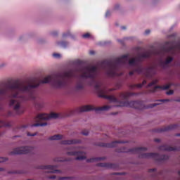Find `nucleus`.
<instances>
[{
  "instance_id": "1",
  "label": "nucleus",
  "mask_w": 180,
  "mask_h": 180,
  "mask_svg": "<svg viewBox=\"0 0 180 180\" xmlns=\"http://www.w3.org/2000/svg\"><path fill=\"white\" fill-rule=\"evenodd\" d=\"M148 58H150V51L140 53L136 58H132L131 59H129V54H125L115 58L114 60H103L100 66H85L75 69L76 72H80V76L72 86V91L75 94L84 91L85 89V82L84 81L91 79V82L89 84L94 85L99 98H104V99H108L110 102L118 103L117 106H126L127 108H134L141 110V109L146 108V105L143 102L127 101L130 96H133L136 94L127 92L120 93L117 97L109 96L108 94L115 91V89H107L98 77L101 74L100 69L105 71L108 78L120 77L123 75V72H120V68L129 65V67L134 68V70L129 72L130 77H133L134 72H136V74L143 75L146 78H150V65L143 67V65H141L144 60H148Z\"/></svg>"
},
{
  "instance_id": "2",
  "label": "nucleus",
  "mask_w": 180,
  "mask_h": 180,
  "mask_svg": "<svg viewBox=\"0 0 180 180\" xmlns=\"http://www.w3.org/2000/svg\"><path fill=\"white\" fill-rule=\"evenodd\" d=\"M75 77V71L72 69L68 71L60 72L53 77L47 76L42 80L35 79L27 84L19 83V82H13L2 86L1 89V95L7 94L10 106L13 108L14 112L17 115H22L25 112V107L20 104V101H36V93L34 89L40 86V84H49L53 88L60 89L61 88H67L72 78Z\"/></svg>"
},
{
  "instance_id": "3",
  "label": "nucleus",
  "mask_w": 180,
  "mask_h": 180,
  "mask_svg": "<svg viewBox=\"0 0 180 180\" xmlns=\"http://www.w3.org/2000/svg\"><path fill=\"white\" fill-rule=\"evenodd\" d=\"M147 150V148L139 147V148H134L131 149H127L126 148H122L120 149H117V153H130L131 154H139V158H146L152 160H155V161H158V162H164L169 158L167 155H160L158 153H144L145 151Z\"/></svg>"
},
{
  "instance_id": "4",
  "label": "nucleus",
  "mask_w": 180,
  "mask_h": 180,
  "mask_svg": "<svg viewBox=\"0 0 180 180\" xmlns=\"http://www.w3.org/2000/svg\"><path fill=\"white\" fill-rule=\"evenodd\" d=\"M33 151L32 147L25 146L14 148L13 151L10 152V155H16L18 154H29Z\"/></svg>"
},
{
  "instance_id": "5",
  "label": "nucleus",
  "mask_w": 180,
  "mask_h": 180,
  "mask_svg": "<svg viewBox=\"0 0 180 180\" xmlns=\"http://www.w3.org/2000/svg\"><path fill=\"white\" fill-rule=\"evenodd\" d=\"M58 117V114L52 112L51 115H47L45 113L39 114L35 117V122H43V120H49L50 119H57Z\"/></svg>"
},
{
  "instance_id": "6",
  "label": "nucleus",
  "mask_w": 180,
  "mask_h": 180,
  "mask_svg": "<svg viewBox=\"0 0 180 180\" xmlns=\"http://www.w3.org/2000/svg\"><path fill=\"white\" fill-rule=\"evenodd\" d=\"M127 143V141H115L111 143H98L96 146L98 147H103L104 148H112V147H117V144H124Z\"/></svg>"
},
{
  "instance_id": "7",
  "label": "nucleus",
  "mask_w": 180,
  "mask_h": 180,
  "mask_svg": "<svg viewBox=\"0 0 180 180\" xmlns=\"http://www.w3.org/2000/svg\"><path fill=\"white\" fill-rule=\"evenodd\" d=\"M158 82V80H154L152 82L149 83L147 86V88H150V86H154L150 91L151 92H155L157 89H169L171 88V85L172 84H166L163 86H155V84Z\"/></svg>"
},
{
  "instance_id": "8",
  "label": "nucleus",
  "mask_w": 180,
  "mask_h": 180,
  "mask_svg": "<svg viewBox=\"0 0 180 180\" xmlns=\"http://www.w3.org/2000/svg\"><path fill=\"white\" fill-rule=\"evenodd\" d=\"M68 155L76 157L75 160H85V153L84 151H69L67 153Z\"/></svg>"
},
{
  "instance_id": "9",
  "label": "nucleus",
  "mask_w": 180,
  "mask_h": 180,
  "mask_svg": "<svg viewBox=\"0 0 180 180\" xmlns=\"http://www.w3.org/2000/svg\"><path fill=\"white\" fill-rule=\"evenodd\" d=\"M57 166L56 165H46V166H41V169H46L45 172L48 174H60V170L56 169Z\"/></svg>"
},
{
  "instance_id": "10",
  "label": "nucleus",
  "mask_w": 180,
  "mask_h": 180,
  "mask_svg": "<svg viewBox=\"0 0 180 180\" xmlns=\"http://www.w3.org/2000/svg\"><path fill=\"white\" fill-rule=\"evenodd\" d=\"M174 61V57L168 56L165 60H160V65L162 68H167Z\"/></svg>"
},
{
  "instance_id": "11",
  "label": "nucleus",
  "mask_w": 180,
  "mask_h": 180,
  "mask_svg": "<svg viewBox=\"0 0 180 180\" xmlns=\"http://www.w3.org/2000/svg\"><path fill=\"white\" fill-rule=\"evenodd\" d=\"M158 150L160 151H179L180 148L172 147L168 145H162L158 148Z\"/></svg>"
},
{
  "instance_id": "12",
  "label": "nucleus",
  "mask_w": 180,
  "mask_h": 180,
  "mask_svg": "<svg viewBox=\"0 0 180 180\" xmlns=\"http://www.w3.org/2000/svg\"><path fill=\"white\" fill-rule=\"evenodd\" d=\"M177 127L178 124H172L168 127L158 129L156 131H158V133H162V131H169V130H174V129H176Z\"/></svg>"
},
{
  "instance_id": "13",
  "label": "nucleus",
  "mask_w": 180,
  "mask_h": 180,
  "mask_svg": "<svg viewBox=\"0 0 180 180\" xmlns=\"http://www.w3.org/2000/svg\"><path fill=\"white\" fill-rule=\"evenodd\" d=\"M33 36H34L33 32L24 34L20 35L18 37V40L20 41H24V40H27V39H30V37H33Z\"/></svg>"
},
{
  "instance_id": "14",
  "label": "nucleus",
  "mask_w": 180,
  "mask_h": 180,
  "mask_svg": "<svg viewBox=\"0 0 180 180\" xmlns=\"http://www.w3.org/2000/svg\"><path fill=\"white\" fill-rule=\"evenodd\" d=\"M98 167H102L103 168H117V165L112 164V163H98Z\"/></svg>"
},
{
  "instance_id": "15",
  "label": "nucleus",
  "mask_w": 180,
  "mask_h": 180,
  "mask_svg": "<svg viewBox=\"0 0 180 180\" xmlns=\"http://www.w3.org/2000/svg\"><path fill=\"white\" fill-rule=\"evenodd\" d=\"M81 143L80 140L72 139V140H64L61 141V144L70 145V144H78Z\"/></svg>"
},
{
  "instance_id": "16",
  "label": "nucleus",
  "mask_w": 180,
  "mask_h": 180,
  "mask_svg": "<svg viewBox=\"0 0 180 180\" xmlns=\"http://www.w3.org/2000/svg\"><path fill=\"white\" fill-rule=\"evenodd\" d=\"M89 110H95V108L92 105H84L80 108V112H89Z\"/></svg>"
},
{
  "instance_id": "17",
  "label": "nucleus",
  "mask_w": 180,
  "mask_h": 180,
  "mask_svg": "<svg viewBox=\"0 0 180 180\" xmlns=\"http://www.w3.org/2000/svg\"><path fill=\"white\" fill-rule=\"evenodd\" d=\"M149 174H150L152 178H157V176H158V175H160V172H157V169L153 168V169H150L148 170Z\"/></svg>"
},
{
  "instance_id": "18",
  "label": "nucleus",
  "mask_w": 180,
  "mask_h": 180,
  "mask_svg": "<svg viewBox=\"0 0 180 180\" xmlns=\"http://www.w3.org/2000/svg\"><path fill=\"white\" fill-rule=\"evenodd\" d=\"M69 44H70V43L67 41H57V45L59 46V47H62L63 49H67V47H68Z\"/></svg>"
},
{
  "instance_id": "19",
  "label": "nucleus",
  "mask_w": 180,
  "mask_h": 180,
  "mask_svg": "<svg viewBox=\"0 0 180 180\" xmlns=\"http://www.w3.org/2000/svg\"><path fill=\"white\" fill-rule=\"evenodd\" d=\"M62 37L63 39H65L67 37H71V39H75V35L71 33V31H68L63 34Z\"/></svg>"
},
{
  "instance_id": "20",
  "label": "nucleus",
  "mask_w": 180,
  "mask_h": 180,
  "mask_svg": "<svg viewBox=\"0 0 180 180\" xmlns=\"http://www.w3.org/2000/svg\"><path fill=\"white\" fill-rule=\"evenodd\" d=\"M146 84H147V81L143 80L142 84H131L130 88L131 89H134V88H142L143 85H146Z\"/></svg>"
},
{
  "instance_id": "21",
  "label": "nucleus",
  "mask_w": 180,
  "mask_h": 180,
  "mask_svg": "<svg viewBox=\"0 0 180 180\" xmlns=\"http://www.w3.org/2000/svg\"><path fill=\"white\" fill-rule=\"evenodd\" d=\"M105 159V157H102V158H93L87 160V161H88V162H94L95 161H102V160H103Z\"/></svg>"
},
{
  "instance_id": "22",
  "label": "nucleus",
  "mask_w": 180,
  "mask_h": 180,
  "mask_svg": "<svg viewBox=\"0 0 180 180\" xmlns=\"http://www.w3.org/2000/svg\"><path fill=\"white\" fill-rule=\"evenodd\" d=\"M63 139V135H60V134H56V135H53L51 137H49V140H61Z\"/></svg>"
},
{
  "instance_id": "23",
  "label": "nucleus",
  "mask_w": 180,
  "mask_h": 180,
  "mask_svg": "<svg viewBox=\"0 0 180 180\" xmlns=\"http://www.w3.org/2000/svg\"><path fill=\"white\" fill-rule=\"evenodd\" d=\"M110 105H103L102 107H99L96 109V110H109V109H110Z\"/></svg>"
},
{
  "instance_id": "24",
  "label": "nucleus",
  "mask_w": 180,
  "mask_h": 180,
  "mask_svg": "<svg viewBox=\"0 0 180 180\" xmlns=\"http://www.w3.org/2000/svg\"><path fill=\"white\" fill-rule=\"evenodd\" d=\"M120 8H121L120 4H115L112 9V12H117V11H120Z\"/></svg>"
},
{
  "instance_id": "25",
  "label": "nucleus",
  "mask_w": 180,
  "mask_h": 180,
  "mask_svg": "<svg viewBox=\"0 0 180 180\" xmlns=\"http://www.w3.org/2000/svg\"><path fill=\"white\" fill-rule=\"evenodd\" d=\"M34 127H39V126H41V127L44 126H47V122H43V123H36L32 125Z\"/></svg>"
},
{
  "instance_id": "26",
  "label": "nucleus",
  "mask_w": 180,
  "mask_h": 180,
  "mask_svg": "<svg viewBox=\"0 0 180 180\" xmlns=\"http://www.w3.org/2000/svg\"><path fill=\"white\" fill-rule=\"evenodd\" d=\"M73 65H82V60H76L72 62Z\"/></svg>"
},
{
  "instance_id": "27",
  "label": "nucleus",
  "mask_w": 180,
  "mask_h": 180,
  "mask_svg": "<svg viewBox=\"0 0 180 180\" xmlns=\"http://www.w3.org/2000/svg\"><path fill=\"white\" fill-rule=\"evenodd\" d=\"M83 39H93L92 35L89 33H86L82 35Z\"/></svg>"
},
{
  "instance_id": "28",
  "label": "nucleus",
  "mask_w": 180,
  "mask_h": 180,
  "mask_svg": "<svg viewBox=\"0 0 180 180\" xmlns=\"http://www.w3.org/2000/svg\"><path fill=\"white\" fill-rule=\"evenodd\" d=\"M160 1V0H152L149 2L150 5H151L152 6H154V5H157V4H158V2Z\"/></svg>"
},
{
  "instance_id": "29",
  "label": "nucleus",
  "mask_w": 180,
  "mask_h": 180,
  "mask_svg": "<svg viewBox=\"0 0 180 180\" xmlns=\"http://www.w3.org/2000/svg\"><path fill=\"white\" fill-rule=\"evenodd\" d=\"M114 12L112 10H108L105 13V18H110V15H112V13Z\"/></svg>"
},
{
  "instance_id": "30",
  "label": "nucleus",
  "mask_w": 180,
  "mask_h": 180,
  "mask_svg": "<svg viewBox=\"0 0 180 180\" xmlns=\"http://www.w3.org/2000/svg\"><path fill=\"white\" fill-rule=\"evenodd\" d=\"M50 35L51 36H54V37L58 36V31H57V30L51 31L50 32Z\"/></svg>"
},
{
  "instance_id": "31",
  "label": "nucleus",
  "mask_w": 180,
  "mask_h": 180,
  "mask_svg": "<svg viewBox=\"0 0 180 180\" xmlns=\"http://www.w3.org/2000/svg\"><path fill=\"white\" fill-rule=\"evenodd\" d=\"M52 56L54 58H61V54L57 53H53Z\"/></svg>"
},
{
  "instance_id": "32",
  "label": "nucleus",
  "mask_w": 180,
  "mask_h": 180,
  "mask_svg": "<svg viewBox=\"0 0 180 180\" xmlns=\"http://www.w3.org/2000/svg\"><path fill=\"white\" fill-rule=\"evenodd\" d=\"M27 136L30 137H34V136H37V133L31 134L30 132H27Z\"/></svg>"
},
{
  "instance_id": "33",
  "label": "nucleus",
  "mask_w": 180,
  "mask_h": 180,
  "mask_svg": "<svg viewBox=\"0 0 180 180\" xmlns=\"http://www.w3.org/2000/svg\"><path fill=\"white\" fill-rule=\"evenodd\" d=\"M58 180L72 179V178L63 176V177H58Z\"/></svg>"
},
{
  "instance_id": "34",
  "label": "nucleus",
  "mask_w": 180,
  "mask_h": 180,
  "mask_svg": "<svg viewBox=\"0 0 180 180\" xmlns=\"http://www.w3.org/2000/svg\"><path fill=\"white\" fill-rule=\"evenodd\" d=\"M150 33H151V30H146L144 32V35H145V36H148V34H150Z\"/></svg>"
},
{
  "instance_id": "35",
  "label": "nucleus",
  "mask_w": 180,
  "mask_h": 180,
  "mask_svg": "<svg viewBox=\"0 0 180 180\" xmlns=\"http://www.w3.org/2000/svg\"><path fill=\"white\" fill-rule=\"evenodd\" d=\"M82 134H83V136H88V134H89V132L86 130H84L82 132Z\"/></svg>"
},
{
  "instance_id": "36",
  "label": "nucleus",
  "mask_w": 180,
  "mask_h": 180,
  "mask_svg": "<svg viewBox=\"0 0 180 180\" xmlns=\"http://www.w3.org/2000/svg\"><path fill=\"white\" fill-rule=\"evenodd\" d=\"M55 162H60L61 161H63V160L61 158H56L54 159Z\"/></svg>"
},
{
  "instance_id": "37",
  "label": "nucleus",
  "mask_w": 180,
  "mask_h": 180,
  "mask_svg": "<svg viewBox=\"0 0 180 180\" xmlns=\"http://www.w3.org/2000/svg\"><path fill=\"white\" fill-rule=\"evenodd\" d=\"M167 95H173L174 94V90H170L169 91L166 92Z\"/></svg>"
},
{
  "instance_id": "38",
  "label": "nucleus",
  "mask_w": 180,
  "mask_h": 180,
  "mask_svg": "<svg viewBox=\"0 0 180 180\" xmlns=\"http://www.w3.org/2000/svg\"><path fill=\"white\" fill-rule=\"evenodd\" d=\"M157 105H158V103H153V104H150L148 108H155V106H157Z\"/></svg>"
},
{
  "instance_id": "39",
  "label": "nucleus",
  "mask_w": 180,
  "mask_h": 180,
  "mask_svg": "<svg viewBox=\"0 0 180 180\" xmlns=\"http://www.w3.org/2000/svg\"><path fill=\"white\" fill-rule=\"evenodd\" d=\"M170 100L169 99H161V100H158V102H169Z\"/></svg>"
},
{
  "instance_id": "40",
  "label": "nucleus",
  "mask_w": 180,
  "mask_h": 180,
  "mask_svg": "<svg viewBox=\"0 0 180 180\" xmlns=\"http://www.w3.org/2000/svg\"><path fill=\"white\" fill-rule=\"evenodd\" d=\"M99 46H105L106 44V41H100L98 43Z\"/></svg>"
},
{
  "instance_id": "41",
  "label": "nucleus",
  "mask_w": 180,
  "mask_h": 180,
  "mask_svg": "<svg viewBox=\"0 0 180 180\" xmlns=\"http://www.w3.org/2000/svg\"><path fill=\"white\" fill-rule=\"evenodd\" d=\"M118 43H120V44H123L124 41L123 39H117Z\"/></svg>"
},
{
  "instance_id": "42",
  "label": "nucleus",
  "mask_w": 180,
  "mask_h": 180,
  "mask_svg": "<svg viewBox=\"0 0 180 180\" xmlns=\"http://www.w3.org/2000/svg\"><path fill=\"white\" fill-rule=\"evenodd\" d=\"M126 29H127V27L126 26L121 27V30H126Z\"/></svg>"
},
{
  "instance_id": "43",
  "label": "nucleus",
  "mask_w": 180,
  "mask_h": 180,
  "mask_svg": "<svg viewBox=\"0 0 180 180\" xmlns=\"http://www.w3.org/2000/svg\"><path fill=\"white\" fill-rule=\"evenodd\" d=\"M112 175H123V173H112Z\"/></svg>"
},
{
  "instance_id": "44",
  "label": "nucleus",
  "mask_w": 180,
  "mask_h": 180,
  "mask_svg": "<svg viewBox=\"0 0 180 180\" xmlns=\"http://www.w3.org/2000/svg\"><path fill=\"white\" fill-rule=\"evenodd\" d=\"M89 54H91V56H94V54H95V51H90Z\"/></svg>"
},
{
  "instance_id": "45",
  "label": "nucleus",
  "mask_w": 180,
  "mask_h": 180,
  "mask_svg": "<svg viewBox=\"0 0 180 180\" xmlns=\"http://www.w3.org/2000/svg\"><path fill=\"white\" fill-rule=\"evenodd\" d=\"M4 161H6V158H1V162H4Z\"/></svg>"
},
{
  "instance_id": "46",
  "label": "nucleus",
  "mask_w": 180,
  "mask_h": 180,
  "mask_svg": "<svg viewBox=\"0 0 180 180\" xmlns=\"http://www.w3.org/2000/svg\"><path fill=\"white\" fill-rule=\"evenodd\" d=\"M155 143H160V141H161V140H160L159 139H155Z\"/></svg>"
},
{
  "instance_id": "47",
  "label": "nucleus",
  "mask_w": 180,
  "mask_h": 180,
  "mask_svg": "<svg viewBox=\"0 0 180 180\" xmlns=\"http://www.w3.org/2000/svg\"><path fill=\"white\" fill-rule=\"evenodd\" d=\"M50 179H56V176H51Z\"/></svg>"
},
{
  "instance_id": "48",
  "label": "nucleus",
  "mask_w": 180,
  "mask_h": 180,
  "mask_svg": "<svg viewBox=\"0 0 180 180\" xmlns=\"http://www.w3.org/2000/svg\"><path fill=\"white\" fill-rule=\"evenodd\" d=\"M117 88H120V83L117 84Z\"/></svg>"
},
{
  "instance_id": "49",
  "label": "nucleus",
  "mask_w": 180,
  "mask_h": 180,
  "mask_svg": "<svg viewBox=\"0 0 180 180\" xmlns=\"http://www.w3.org/2000/svg\"><path fill=\"white\" fill-rule=\"evenodd\" d=\"M41 40H43L42 39H40L39 41V43H43V41H41Z\"/></svg>"
},
{
  "instance_id": "50",
  "label": "nucleus",
  "mask_w": 180,
  "mask_h": 180,
  "mask_svg": "<svg viewBox=\"0 0 180 180\" xmlns=\"http://www.w3.org/2000/svg\"><path fill=\"white\" fill-rule=\"evenodd\" d=\"M1 67H5V63H2V64L1 65Z\"/></svg>"
},
{
  "instance_id": "51",
  "label": "nucleus",
  "mask_w": 180,
  "mask_h": 180,
  "mask_svg": "<svg viewBox=\"0 0 180 180\" xmlns=\"http://www.w3.org/2000/svg\"><path fill=\"white\" fill-rule=\"evenodd\" d=\"M176 136L177 137H180V134H176Z\"/></svg>"
},
{
  "instance_id": "52",
  "label": "nucleus",
  "mask_w": 180,
  "mask_h": 180,
  "mask_svg": "<svg viewBox=\"0 0 180 180\" xmlns=\"http://www.w3.org/2000/svg\"><path fill=\"white\" fill-rule=\"evenodd\" d=\"M176 102H180V99H176Z\"/></svg>"
},
{
  "instance_id": "53",
  "label": "nucleus",
  "mask_w": 180,
  "mask_h": 180,
  "mask_svg": "<svg viewBox=\"0 0 180 180\" xmlns=\"http://www.w3.org/2000/svg\"><path fill=\"white\" fill-rule=\"evenodd\" d=\"M1 126L4 124V122L1 121Z\"/></svg>"
},
{
  "instance_id": "54",
  "label": "nucleus",
  "mask_w": 180,
  "mask_h": 180,
  "mask_svg": "<svg viewBox=\"0 0 180 180\" xmlns=\"http://www.w3.org/2000/svg\"><path fill=\"white\" fill-rule=\"evenodd\" d=\"M1 171H4V169H3V168H1Z\"/></svg>"
},
{
  "instance_id": "55",
  "label": "nucleus",
  "mask_w": 180,
  "mask_h": 180,
  "mask_svg": "<svg viewBox=\"0 0 180 180\" xmlns=\"http://www.w3.org/2000/svg\"><path fill=\"white\" fill-rule=\"evenodd\" d=\"M176 86H179V84L176 85Z\"/></svg>"
}]
</instances>
